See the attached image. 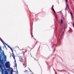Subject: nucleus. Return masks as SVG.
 <instances>
[{
  "label": "nucleus",
  "mask_w": 74,
  "mask_h": 74,
  "mask_svg": "<svg viewBox=\"0 0 74 74\" xmlns=\"http://www.w3.org/2000/svg\"><path fill=\"white\" fill-rule=\"evenodd\" d=\"M7 61V57L4 54V52H3L0 51V62L1 64L3 65L4 67V64Z\"/></svg>",
  "instance_id": "f257e3e1"
},
{
  "label": "nucleus",
  "mask_w": 74,
  "mask_h": 74,
  "mask_svg": "<svg viewBox=\"0 0 74 74\" xmlns=\"http://www.w3.org/2000/svg\"><path fill=\"white\" fill-rule=\"evenodd\" d=\"M64 27L63 28L61 29L60 32V35L61 34V37L63 36V34H64V29H65V25H64Z\"/></svg>",
  "instance_id": "f03ea898"
},
{
  "label": "nucleus",
  "mask_w": 74,
  "mask_h": 74,
  "mask_svg": "<svg viewBox=\"0 0 74 74\" xmlns=\"http://www.w3.org/2000/svg\"><path fill=\"white\" fill-rule=\"evenodd\" d=\"M5 67L6 69H8V68H9V69H10V62H7L5 64Z\"/></svg>",
  "instance_id": "7ed1b4c3"
},
{
  "label": "nucleus",
  "mask_w": 74,
  "mask_h": 74,
  "mask_svg": "<svg viewBox=\"0 0 74 74\" xmlns=\"http://www.w3.org/2000/svg\"><path fill=\"white\" fill-rule=\"evenodd\" d=\"M4 70H5L4 71V74H8V72H7V71L6 69V68H5V67H4Z\"/></svg>",
  "instance_id": "20e7f679"
},
{
  "label": "nucleus",
  "mask_w": 74,
  "mask_h": 74,
  "mask_svg": "<svg viewBox=\"0 0 74 74\" xmlns=\"http://www.w3.org/2000/svg\"><path fill=\"white\" fill-rule=\"evenodd\" d=\"M0 69H1V70L2 71V72L3 74L4 73V69H3V67H2V66L1 65H0Z\"/></svg>",
  "instance_id": "39448f33"
},
{
  "label": "nucleus",
  "mask_w": 74,
  "mask_h": 74,
  "mask_svg": "<svg viewBox=\"0 0 74 74\" xmlns=\"http://www.w3.org/2000/svg\"><path fill=\"white\" fill-rule=\"evenodd\" d=\"M0 40L1 42H2V43H3V44H5V43L4 42V41H3V40L1 38L0 39Z\"/></svg>",
  "instance_id": "423d86ee"
},
{
  "label": "nucleus",
  "mask_w": 74,
  "mask_h": 74,
  "mask_svg": "<svg viewBox=\"0 0 74 74\" xmlns=\"http://www.w3.org/2000/svg\"><path fill=\"white\" fill-rule=\"evenodd\" d=\"M12 51L13 54V58L14 59H15V55H14V52H13V50Z\"/></svg>",
  "instance_id": "0eeeda50"
},
{
  "label": "nucleus",
  "mask_w": 74,
  "mask_h": 74,
  "mask_svg": "<svg viewBox=\"0 0 74 74\" xmlns=\"http://www.w3.org/2000/svg\"><path fill=\"white\" fill-rule=\"evenodd\" d=\"M5 45H7V46L8 47V48H11V47H10V46H9V45H7V44L6 43H5Z\"/></svg>",
  "instance_id": "6e6552de"
},
{
  "label": "nucleus",
  "mask_w": 74,
  "mask_h": 74,
  "mask_svg": "<svg viewBox=\"0 0 74 74\" xmlns=\"http://www.w3.org/2000/svg\"><path fill=\"white\" fill-rule=\"evenodd\" d=\"M14 62H15L16 64V60H15V59H14Z\"/></svg>",
  "instance_id": "1a4fd4ad"
},
{
  "label": "nucleus",
  "mask_w": 74,
  "mask_h": 74,
  "mask_svg": "<svg viewBox=\"0 0 74 74\" xmlns=\"http://www.w3.org/2000/svg\"><path fill=\"white\" fill-rule=\"evenodd\" d=\"M24 73H27V72H28V71L27 70H25V71H24Z\"/></svg>",
  "instance_id": "9d476101"
},
{
  "label": "nucleus",
  "mask_w": 74,
  "mask_h": 74,
  "mask_svg": "<svg viewBox=\"0 0 74 74\" xmlns=\"http://www.w3.org/2000/svg\"><path fill=\"white\" fill-rule=\"evenodd\" d=\"M23 64V66L25 67H26V65H25V63Z\"/></svg>",
  "instance_id": "9b49d317"
},
{
  "label": "nucleus",
  "mask_w": 74,
  "mask_h": 74,
  "mask_svg": "<svg viewBox=\"0 0 74 74\" xmlns=\"http://www.w3.org/2000/svg\"><path fill=\"white\" fill-rule=\"evenodd\" d=\"M52 8V10L53 11V12H54V13H56V12H55V10H54V9H53V8Z\"/></svg>",
  "instance_id": "f8f14e48"
},
{
  "label": "nucleus",
  "mask_w": 74,
  "mask_h": 74,
  "mask_svg": "<svg viewBox=\"0 0 74 74\" xmlns=\"http://www.w3.org/2000/svg\"><path fill=\"white\" fill-rule=\"evenodd\" d=\"M70 13L71 15H72V17L73 18V14H72V13H71V12H70Z\"/></svg>",
  "instance_id": "ddd939ff"
},
{
  "label": "nucleus",
  "mask_w": 74,
  "mask_h": 74,
  "mask_svg": "<svg viewBox=\"0 0 74 74\" xmlns=\"http://www.w3.org/2000/svg\"><path fill=\"white\" fill-rule=\"evenodd\" d=\"M61 23H63V20H62V19H61Z\"/></svg>",
  "instance_id": "4468645a"
},
{
  "label": "nucleus",
  "mask_w": 74,
  "mask_h": 74,
  "mask_svg": "<svg viewBox=\"0 0 74 74\" xmlns=\"http://www.w3.org/2000/svg\"><path fill=\"white\" fill-rule=\"evenodd\" d=\"M22 63L23 64L25 63V62H24V61L23 60Z\"/></svg>",
  "instance_id": "2eb2a0df"
},
{
  "label": "nucleus",
  "mask_w": 74,
  "mask_h": 74,
  "mask_svg": "<svg viewBox=\"0 0 74 74\" xmlns=\"http://www.w3.org/2000/svg\"><path fill=\"white\" fill-rule=\"evenodd\" d=\"M5 46V48H6V46H5V43H4V44H3Z\"/></svg>",
  "instance_id": "dca6fc26"
},
{
  "label": "nucleus",
  "mask_w": 74,
  "mask_h": 74,
  "mask_svg": "<svg viewBox=\"0 0 74 74\" xmlns=\"http://www.w3.org/2000/svg\"><path fill=\"white\" fill-rule=\"evenodd\" d=\"M0 51H2V49H1V47H0Z\"/></svg>",
  "instance_id": "f3484780"
},
{
  "label": "nucleus",
  "mask_w": 74,
  "mask_h": 74,
  "mask_svg": "<svg viewBox=\"0 0 74 74\" xmlns=\"http://www.w3.org/2000/svg\"><path fill=\"white\" fill-rule=\"evenodd\" d=\"M10 49L12 51L13 50L12 49V48H10Z\"/></svg>",
  "instance_id": "a211bd4d"
},
{
  "label": "nucleus",
  "mask_w": 74,
  "mask_h": 74,
  "mask_svg": "<svg viewBox=\"0 0 74 74\" xmlns=\"http://www.w3.org/2000/svg\"><path fill=\"white\" fill-rule=\"evenodd\" d=\"M52 8H53V6H52Z\"/></svg>",
  "instance_id": "6ab92c4d"
},
{
  "label": "nucleus",
  "mask_w": 74,
  "mask_h": 74,
  "mask_svg": "<svg viewBox=\"0 0 74 74\" xmlns=\"http://www.w3.org/2000/svg\"><path fill=\"white\" fill-rule=\"evenodd\" d=\"M7 70L8 71H10V70H9V69H7Z\"/></svg>",
  "instance_id": "aec40b11"
},
{
  "label": "nucleus",
  "mask_w": 74,
  "mask_h": 74,
  "mask_svg": "<svg viewBox=\"0 0 74 74\" xmlns=\"http://www.w3.org/2000/svg\"><path fill=\"white\" fill-rule=\"evenodd\" d=\"M66 2L67 3V2H68L67 0H66Z\"/></svg>",
  "instance_id": "412c9836"
},
{
  "label": "nucleus",
  "mask_w": 74,
  "mask_h": 74,
  "mask_svg": "<svg viewBox=\"0 0 74 74\" xmlns=\"http://www.w3.org/2000/svg\"><path fill=\"white\" fill-rule=\"evenodd\" d=\"M68 8H69V7H68Z\"/></svg>",
  "instance_id": "4be33fe9"
},
{
  "label": "nucleus",
  "mask_w": 74,
  "mask_h": 74,
  "mask_svg": "<svg viewBox=\"0 0 74 74\" xmlns=\"http://www.w3.org/2000/svg\"><path fill=\"white\" fill-rule=\"evenodd\" d=\"M11 72H12V70H11Z\"/></svg>",
  "instance_id": "5701e85b"
},
{
  "label": "nucleus",
  "mask_w": 74,
  "mask_h": 74,
  "mask_svg": "<svg viewBox=\"0 0 74 74\" xmlns=\"http://www.w3.org/2000/svg\"><path fill=\"white\" fill-rule=\"evenodd\" d=\"M73 1H74V0H73Z\"/></svg>",
  "instance_id": "b1692460"
}]
</instances>
